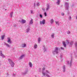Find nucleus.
<instances>
[{"mask_svg": "<svg viewBox=\"0 0 77 77\" xmlns=\"http://www.w3.org/2000/svg\"><path fill=\"white\" fill-rule=\"evenodd\" d=\"M42 70H43V71H44V70H45V68H43L42 69Z\"/></svg>", "mask_w": 77, "mask_h": 77, "instance_id": "32", "label": "nucleus"}, {"mask_svg": "<svg viewBox=\"0 0 77 77\" xmlns=\"http://www.w3.org/2000/svg\"><path fill=\"white\" fill-rule=\"evenodd\" d=\"M67 63L68 64H69V61H67Z\"/></svg>", "mask_w": 77, "mask_h": 77, "instance_id": "31", "label": "nucleus"}, {"mask_svg": "<svg viewBox=\"0 0 77 77\" xmlns=\"http://www.w3.org/2000/svg\"><path fill=\"white\" fill-rule=\"evenodd\" d=\"M57 53H58V52H57Z\"/></svg>", "mask_w": 77, "mask_h": 77, "instance_id": "42", "label": "nucleus"}, {"mask_svg": "<svg viewBox=\"0 0 77 77\" xmlns=\"http://www.w3.org/2000/svg\"><path fill=\"white\" fill-rule=\"evenodd\" d=\"M0 55L1 56H3V54H2V51H0Z\"/></svg>", "mask_w": 77, "mask_h": 77, "instance_id": "15", "label": "nucleus"}, {"mask_svg": "<svg viewBox=\"0 0 77 77\" xmlns=\"http://www.w3.org/2000/svg\"><path fill=\"white\" fill-rule=\"evenodd\" d=\"M40 17H41V18H42V16L41 14L40 15Z\"/></svg>", "mask_w": 77, "mask_h": 77, "instance_id": "28", "label": "nucleus"}, {"mask_svg": "<svg viewBox=\"0 0 77 77\" xmlns=\"http://www.w3.org/2000/svg\"><path fill=\"white\" fill-rule=\"evenodd\" d=\"M70 18H71V17H70Z\"/></svg>", "mask_w": 77, "mask_h": 77, "instance_id": "43", "label": "nucleus"}, {"mask_svg": "<svg viewBox=\"0 0 77 77\" xmlns=\"http://www.w3.org/2000/svg\"><path fill=\"white\" fill-rule=\"evenodd\" d=\"M7 42L8 43H9V42L10 43H11V39H10V38H8V41Z\"/></svg>", "mask_w": 77, "mask_h": 77, "instance_id": "5", "label": "nucleus"}, {"mask_svg": "<svg viewBox=\"0 0 77 77\" xmlns=\"http://www.w3.org/2000/svg\"><path fill=\"white\" fill-rule=\"evenodd\" d=\"M39 3H37V5H38H38H39Z\"/></svg>", "mask_w": 77, "mask_h": 77, "instance_id": "34", "label": "nucleus"}, {"mask_svg": "<svg viewBox=\"0 0 77 77\" xmlns=\"http://www.w3.org/2000/svg\"><path fill=\"white\" fill-rule=\"evenodd\" d=\"M13 14V12H11V13H10V16L11 17H12V14Z\"/></svg>", "mask_w": 77, "mask_h": 77, "instance_id": "16", "label": "nucleus"}, {"mask_svg": "<svg viewBox=\"0 0 77 77\" xmlns=\"http://www.w3.org/2000/svg\"><path fill=\"white\" fill-rule=\"evenodd\" d=\"M70 65H71L72 64V60H71L70 61Z\"/></svg>", "mask_w": 77, "mask_h": 77, "instance_id": "23", "label": "nucleus"}, {"mask_svg": "<svg viewBox=\"0 0 77 77\" xmlns=\"http://www.w3.org/2000/svg\"><path fill=\"white\" fill-rule=\"evenodd\" d=\"M31 13H32V14L33 12H32V11H31Z\"/></svg>", "mask_w": 77, "mask_h": 77, "instance_id": "39", "label": "nucleus"}, {"mask_svg": "<svg viewBox=\"0 0 77 77\" xmlns=\"http://www.w3.org/2000/svg\"><path fill=\"white\" fill-rule=\"evenodd\" d=\"M46 72H48V73H49L48 72V71H47V70H46Z\"/></svg>", "mask_w": 77, "mask_h": 77, "instance_id": "37", "label": "nucleus"}, {"mask_svg": "<svg viewBox=\"0 0 77 77\" xmlns=\"http://www.w3.org/2000/svg\"><path fill=\"white\" fill-rule=\"evenodd\" d=\"M57 3V5H59V4L60 3V0H58Z\"/></svg>", "mask_w": 77, "mask_h": 77, "instance_id": "11", "label": "nucleus"}, {"mask_svg": "<svg viewBox=\"0 0 77 77\" xmlns=\"http://www.w3.org/2000/svg\"><path fill=\"white\" fill-rule=\"evenodd\" d=\"M21 46L22 47H26V45L25 44H22Z\"/></svg>", "mask_w": 77, "mask_h": 77, "instance_id": "3", "label": "nucleus"}, {"mask_svg": "<svg viewBox=\"0 0 77 77\" xmlns=\"http://www.w3.org/2000/svg\"><path fill=\"white\" fill-rule=\"evenodd\" d=\"M8 61L10 62V63H11V62H12V61L10 59H8Z\"/></svg>", "mask_w": 77, "mask_h": 77, "instance_id": "14", "label": "nucleus"}, {"mask_svg": "<svg viewBox=\"0 0 77 77\" xmlns=\"http://www.w3.org/2000/svg\"><path fill=\"white\" fill-rule=\"evenodd\" d=\"M29 30H30V29L28 28V29H27V32H29Z\"/></svg>", "mask_w": 77, "mask_h": 77, "instance_id": "20", "label": "nucleus"}, {"mask_svg": "<svg viewBox=\"0 0 77 77\" xmlns=\"http://www.w3.org/2000/svg\"><path fill=\"white\" fill-rule=\"evenodd\" d=\"M4 38H5V35H2V40L4 39Z\"/></svg>", "mask_w": 77, "mask_h": 77, "instance_id": "18", "label": "nucleus"}, {"mask_svg": "<svg viewBox=\"0 0 77 77\" xmlns=\"http://www.w3.org/2000/svg\"><path fill=\"white\" fill-rule=\"evenodd\" d=\"M34 47L35 48H36L37 47V45H36V44H35L34 45Z\"/></svg>", "mask_w": 77, "mask_h": 77, "instance_id": "12", "label": "nucleus"}, {"mask_svg": "<svg viewBox=\"0 0 77 77\" xmlns=\"http://www.w3.org/2000/svg\"><path fill=\"white\" fill-rule=\"evenodd\" d=\"M42 74L43 75H45V73H42Z\"/></svg>", "mask_w": 77, "mask_h": 77, "instance_id": "29", "label": "nucleus"}, {"mask_svg": "<svg viewBox=\"0 0 77 77\" xmlns=\"http://www.w3.org/2000/svg\"><path fill=\"white\" fill-rule=\"evenodd\" d=\"M66 5H68V3H66Z\"/></svg>", "mask_w": 77, "mask_h": 77, "instance_id": "38", "label": "nucleus"}, {"mask_svg": "<svg viewBox=\"0 0 77 77\" xmlns=\"http://www.w3.org/2000/svg\"><path fill=\"white\" fill-rule=\"evenodd\" d=\"M62 15H64V13H62Z\"/></svg>", "mask_w": 77, "mask_h": 77, "instance_id": "35", "label": "nucleus"}, {"mask_svg": "<svg viewBox=\"0 0 77 77\" xmlns=\"http://www.w3.org/2000/svg\"><path fill=\"white\" fill-rule=\"evenodd\" d=\"M45 20H43L42 21H40V23L41 24H45Z\"/></svg>", "mask_w": 77, "mask_h": 77, "instance_id": "1", "label": "nucleus"}, {"mask_svg": "<svg viewBox=\"0 0 77 77\" xmlns=\"http://www.w3.org/2000/svg\"><path fill=\"white\" fill-rule=\"evenodd\" d=\"M66 44H68L69 43V40H66Z\"/></svg>", "mask_w": 77, "mask_h": 77, "instance_id": "13", "label": "nucleus"}, {"mask_svg": "<svg viewBox=\"0 0 77 77\" xmlns=\"http://www.w3.org/2000/svg\"><path fill=\"white\" fill-rule=\"evenodd\" d=\"M67 0V1H68L69 0Z\"/></svg>", "mask_w": 77, "mask_h": 77, "instance_id": "44", "label": "nucleus"}, {"mask_svg": "<svg viewBox=\"0 0 77 77\" xmlns=\"http://www.w3.org/2000/svg\"><path fill=\"white\" fill-rule=\"evenodd\" d=\"M23 57H24V55H22L21 56L20 58L21 59H22Z\"/></svg>", "mask_w": 77, "mask_h": 77, "instance_id": "21", "label": "nucleus"}, {"mask_svg": "<svg viewBox=\"0 0 77 77\" xmlns=\"http://www.w3.org/2000/svg\"><path fill=\"white\" fill-rule=\"evenodd\" d=\"M44 14H45V16L46 17V16H47V14L46 13V12H45Z\"/></svg>", "mask_w": 77, "mask_h": 77, "instance_id": "26", "label": "nucleus"}, {"mask_svg": "<svg viewBox=\"0 0 77 77\" xmlns=\"http://www.w3.org/2000/svg\"><path fill=\"white\" fill-rule=\"evenodd\" d=\"M63 69H64L63 70V72H65V66H63Z\"/></svg>", "mask_w": 77, "mask_h": 77, "instance_id": "9", "label": "nucleus"}, {"mask_svg": "<svg viewBox=\"0 0 77 77\" xmlns=\"http://www.w3.org/2000/svg\"><path fill=\"white\" fill-rule=\"evenodd\" d=\"M38 41L39 43V42H40V41H41V38H38Z\"/></svg>", "mask_w": 77, "mask_h": 77, "instance_id": "19", "label": "nucleus"}, {"mask_svg": "<svg viewBox=\"0 0 77 77\" xmlns=\"http://www.w3.org/2000/svg\"><path fill=\"white\" fill-rule=\"evenodd\" d=\"M76 19H77V16H76Z\"/></svg>", "mask_w": 77, "mask_h": 77, "instance_id": "40", "label": "nucleus"}, {"mask_svg": "<svg viewBox=\"0 0 77 77\" xmlns=\"http://www.w3.org/2000/svg\"><path fill=\"white\" fill-rule=\"evenodd\" d=\"M0 32H1V30L0 29Z\"/></svg>", "mask_w": 77, "mask_h": 77, "instance_id": "41", "label": "nucleus"}, {"mask_svg": "<svg viewBox=\"0 0 77 77\" xmlns=\"http://www.w3.org/2000/svg\"><path fill=\"white\" fill-rule=\"evenodd\" d=\"M61 50H63V48L62 47H61Z\"/></svg>", "mask_w": 77, "mask_h": 77, "instance_id": "30", "label": "nucleus"}, {"mask_svg": "<svg viewBox=\"0 0 77 77\" xmlns=\"http://www.w3.org/2000/svg\"><path fill=\"white\" fill-rule=\"evenodd\" d=\"M29 65L30 66V67H32V63H31V62H29Z\"/></svg>", "mask_w": 77, "mask_h": 77, "instance_id": "10", "label": "nucleus"}, {"mask_svg": "<svg viewBox=\"0 0 77 77\" xmlns=\"http://www.w3.org/2000/svg\"><path fill=\"white\" fill-rule=\"evenodd\" d=\"M33 23V19H31L29 22V24H32Z\"/></svg>", "mask_w": 77, "mask_h": 77, "instance_id": "6", "label": "nucleus"}, {"mask_svg": "<svg viewBox=\"0 0 77 77\" xmlns=\"http://www.w3.org/2000/svg\"><path fill=\"white\" fill-rule=\"evenodd\" d=\"M56 24H59V22H56Z\"/></svg>", "mask_w": 77, "mask_h": 77, "instance_id": "27", "label": "nucleus"}, {"mask_svg": "<svg viewBox=\"0 0 77 77\" xmlns=\"http://www.w3.org/2000/svg\"><path fill=\"white\" fill-rule=\"evenodd\" d=\"M26 20H22L21 23H26Z\"/></svg>", "mask_w": 77, "mask_h": 77, "instance_id": "4", "label": "nucleus"}, {"mask_svg": "<svg viewBox=\"0 0 77 77\" xmlns=\"http://www.w3.org/2000/svg\"><path fill=\"white\" fill-rule=\"evenodd\" d=\"M51 37L52 38H54V34H52L51 35Z\"/></svg>", "mask_w": 77, "mask_h": 77, "instance_id": "25", "label": "nucleus"}, {"mask_svg": "<svg viewBox=\"0 0 77 77\" xmlns=\"http://www.w3.org/2000/svg\"><path fill=\"white\" fill-rule=\"evenodd\" d=\"M5 45H6V46H7V47H10V46L9 45V44L5 43Z\"/></svg>", "mask_w": 77, "mask_h": 77, "instance_id": "8", "label": "nucleus"}, {"mask_svg": "<svg viewBox=\"0 0 77 77\" xmlns=\"http://www.w3.org/2000/svg\"><path fill=\"white\" fill-rule=\"evenodd\" d=\"M10 65L12 67H13L14 66V63L12 61V62L10 63Z\"/></svg>", "mask_w": 77, "mask_h": 77, "instance_id": "2", "label": "nucleus"}, {"mask_svg": "<svg viewBox=\"0 0 77 77\" xmlns=\"http://www.w3.org/2000/svg\"><path fill=\"white\" fill-rule=\"evenodd\" d=\"M42 9L43 11H45V9L44 8H42Z\"/></svg>", "mask_w": 77, "mask_h": 77, "instance_id": "33", "label": "nucleus"}, {"mask_svg": "<svg viewBox=\"0 0 77 77\" xmlns=\"http://www.w3.org/2000/svg\"><path fill=\"white\" fill-rule=\"evenodd\" d=\"M63 43L65 47H66V44H65V42H63Z\"/></svg>", "mask_w": 77, "mask_h": 77, "instance_id": "7", "label": "nucleus"}, {"mask_svg": "<svg viewBox=\"0 0 77 77\" xmlns=\"http://www.w3.org/2000/svg\"><path fill=\"white\" fill-rule=\"evenodd\" d=\"M68 33H71L70 32L68 31Z\"/></svg>", "mask_w": 77, "mask_h": 77, "instance_id": "36", "label": "nucleus"}, {"mask_svg": "<svg viewBox=\"0 0 77 77\" xmlns=\"http://www.w3.org/2000/svg\"><path fill=\"white\" fill-rule=\"evenodd\" d=\"M53 21H54L53 20V19H51V23H52L53 22Z\"/></svg>", "mask_w": 77, "mask_h": 77, "instance_id": "24", "label": "nucleus"}, {"mask_svg": "<svg viewBox=\"0 0 77 77\" xmlns=\"http://www.w3.org/2000/svg\"><path fill=\"white\" fill-rule=\"evenodd\" d=\"M55 50L56 51H57L58 50V48L56 47L55 48Z\"/></svg>", "mask_w": 77, "mask_h": 77, "instance_id": "22", "label": "nucleus"}, {"mask_svg": "<svg viewBox=\"0 0 77 77\" xmlns=\"http://www.w3.org/2000/svg\"><path fill=\"white\" fill-rule=\"evenodd\" d=\"M48 9H49V6H47V8H46V10L47 11H48Z\"/></svg>", "mask_w": 77, "mask_h": 77, "instance_id": "17", "label": "nucleus"}]
</instances>
